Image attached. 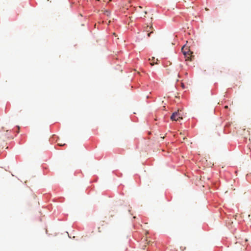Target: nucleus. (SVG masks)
I'll return each instance as SVG.
<instances>
[{"instance_id":"f257e3e1","label":"nucleus","mask_w":251,"mask_h":251,"mask_svg":"<svg viewBox=\"0 0 251 251\" xmlns=\"http://www.w3.org/2000/svg\"><path fill=\"white\" fill-rule=\"evenodd\" d=\"M181 50L185 56L186 61L192 60L194 56L192 55L193 52L191 51L189 49L186 48L185 46H183L181 49Z\"/></svg>"},{"instance_id":"f03ea898","label":"nucleus","mask_w":251,"mask_h":251,"mask_svg":"<svg viewBox=\"0 0 251 251\" xmlns=\"http://www.w3.org/2000/svg\"><path fill=\"white\" fill-rule=\"evenodd\" d=\"M171 119L172 121H177L179 119H182V117L181 114L178 111L177 112H175L173 113L172 116H171Z\"/></svg>"},{"instance_id":"7ed1b4c3","label":"nucleus","mask_w":251,"mask_h":251,"mask_svg":"<svg viewBox=\"0 0 251 251\" xmlns=\"http://www.w3.org/2000/svg\"><path fill=\"white\" fill-rule=\"evenodd\" d=\"M152 26H147L146 28V31L147 32H149V33H148V36L150 37L151 35V34L153 32V31L152 30Z\"/></svg>"},{"instance_id":"20e7f679","label":"nucleus","mask_w":251,"mask_h":251,"mask_svg":"<svg viewBox=\"0 0 251 251\" xmlns=\"http://www.w3.org/2000/svg\"><path fill=\"white\" fill-rule=\"evenodd\" d=\"M104 14L106 15V16H109V14H110V12L108 11H105Z\"/></svg>"},{"instance_id":"39448f33","label":"nucleus","mask_w":251,"mask_h":251,"mask_svg":"<svg viewBox=\"0 0 251 251\" xmlns=\"http://www.w3.org/2000/svg\"><path fill=\"white\" fill-rule=\"evenodd\" d=\"M154 64V62H151L150 63V64L151 65V66H153Z\"/></svg>"},{"instance_id":"423d86ee","label":"nucleus","mask_w":251,"mask_h":251,"mask_svg":"<svg viewBox=\"0 0 251 251\" xmlns=\"http://www.w3.org/2000/svg\"><path fill=\"white\" fill-rule=\"evenodd\" d=\"M147 13V11H145V12H144V14H145L143 15V16H144V17H146V15H146Z\"/></svg>"},{"instance_id":"0eeeda50","label":"nucleus","mask_w":251,"mask_h":251,"mask_svg":"<svg viewBox=\"0 0 251 251\" xmlns=\"http://www.w3.org/2000/svg\"><path fill=\"white\" fill-rule=\"evenodd\" d=\"M227 107H228V106H226V105L225 106V108H227Z\"/></svg>"},{"instance_id":"6e6552de","label":"nucleus","mask_w":251,"mask_h":251,"mask_svg":"<svg viewBox=\"0 0 251 251\" xmlns=\"http://www.w3.org/2000/svg\"><path fill=\"white\" fill-rule=\"evenodd\" d=\"M98 229H99V232H101V231H100V227H99V228H98Z\"/></svg>"},{"instance_id":"1a4fd4ad","label":"nucleus","mask_w":251,"mask_h":251,"mask_svg":"<svg viewBox=\"0 0 251 251\" xmlns=\"http://www.w3.org/2000/svg\"><path fill=\"white\" fill-rule=\"evenodd\" d=\"M138 8H139V9H141V8H142V7H141V6H139V7H138Z\"/></svg>"},{"instance_id":"9d476101","label":"nucleus","mask_w":251,"mask_h":251,"mask_svg":"<svg viewBox=\"0 0 251 251\" xmlns=\"http://www.w3.org/2000/svg\"><path fill=\"white\" fill-rule=\"evenodd\" d=\"M59 146H63V145H62V144H59Z\"/></svg>"}]
</instances>
